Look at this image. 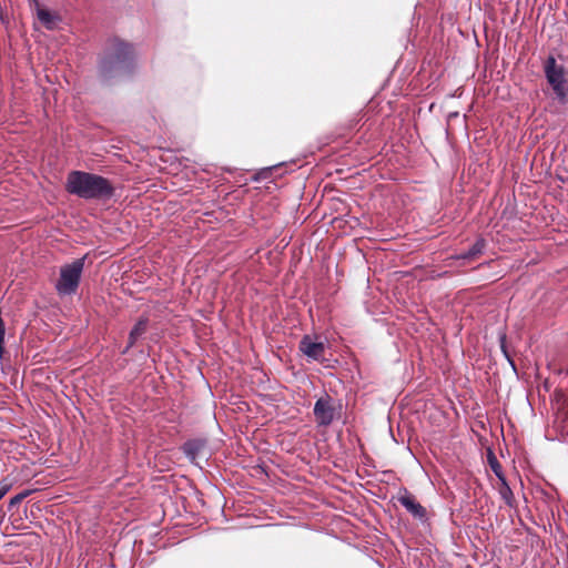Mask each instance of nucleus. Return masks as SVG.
I'll use <instances>...</instances> for the list:
<instances>
[{
	"label": "nucleus",
	"instance_id": "1",
	"mask_svg": "<svg viewBox=\"0 0 568 568\" xmlns=\"http://www.w3.org/2000/svg\"><path fill=\"white\" fill-rule=\"evenodd\" d=\"M67 190L83 199H109L113 194V187L106 179L81 171L69 173Z\"/></svg>",
	"mask_w": 568,
	"mask_h": 568
},
{
	"label": "nucleus",
	"instance_id": "2",
	"mask_svg": "<svg viewBox=\"0 0 568 568\" xmlns=\"http://www.w3.org/2000/svg\"><path fill=\"white\" fill-rule=\"evenodd\" d=\"M544 70L556 98L565 103L568 95V72L565 67L558 64L556 59L550 55L545 62Z\"/></svg>",
	"mask_w": 568,
	"mask_h": 568
},
{
	"label": "nucleus",
	"instance_id": "3",
	"mask_svg": "<svg viewBox=\"0 0 568 568\" xmlns=\"http://www.w3.org/2000/svg\"><path fill=\"white\" fill-rule=\"evenodd\" d=\"M84 266V260L78 258L70 264L63 265L60 270V277L55 288L60 295H71L75 293Z\"/></svg>",
	"mask_w": 568,
	"mask_h": 568
},
{
	"label": "nucleus",
	"instance_id": "4",
	"mask_svg": "<svg viewBox=\"0 0 568 568\" xmlns=\"http://www.w3.org/2000/svg\"><path fill=\"white\" fill-rule=\"evenodd\" d=\"M134 55L133 47L121 40H113L110 44L108 58L102 62V68L106 71L122 65Z\"/></svg>",
	"mask_w": 568,
	"mask_h": 568
},
{
	"label": "nucleus",
	"instance_id": "5",
	"mask_svg": "<svg viewBox=\"0 0 568 568\" xmlns=\"http://www.w3.org/2000/svg\"><path fill=\"white\" fill-rule=\"evenodd\" d=\"M300 349L310 359L321 361L324 358L325 344L306 335L300 343Z\"/></svg>",
	"mask_w": 568,
	"mask_h": 568
},
{
	"label": "nucleus",
	"instance_id": "6",
	"mask_svg": "<svg viewBox=\"0 0 568 568\" xmlns=\"http://www.w3.org/2000/svg\"><path fill=\"white\" fill-rule=\"evenodd\" d=\"M314 415L320 425H329L334 418V409L327 398H320L314 406Z\"/></svg>",
	"mask_w": 568,
	"mask_h": 568
},
{
	"label": "nucleus",
	"instance_id": "7",
	"mask_svg": "<svg viewBox=\"0 0 568 568\" xmlns=\"http://www.w3.org/2000/svg\"><path fill=\"white\" fill-rule=\"evenodd\" d=\"M37 18L49 30L54 29L61 21L58 13L41 7L39 3H37Z\"/></svg>",
	"mask_w": 568,
	"mask_h": 568
},
{
	"label": "nucleus",
	"instance_id": "8",
	"mask_svg": "<svg viewBox=\"0 0 568 568\" xmlns=\"http://www.w3.org/2000/svg\"><path fill=\"white\" fill-rule=\"evenodd\" d=\"M399 503L404 506L413 516L417 518H424L426 515L425 508L415 499L412 495H404L399 497Z\"/></svg>",
	"mask_w": 568,
	"mask_h": 568
},
{
	"label": "nucleus",
	"instance_id": "9",
	"mask_svg": "<svg viewBox=\"0 0 568 568\" xmlns=\"http://www.w3.org/2000/svg\"><path fill=\"white\" fill-rule=\"evenodd\" d=\"M148 326V320L141 318L139 322L134 325V327L131 329L129 335V344L126 348L132 347L136 341L145 333Z\"/></svg>",
	"mask_w": 568,
	"mask_h": 568
},
{
	"label": "nucleus",
	"instance_id": "10",
	"mask_svg": "<svg viewBox=\"0 0 568 568\" xmlns=\"http://www.w3.org/2000/svg\"><path fill=\"white\" fill-rule=\"evenodd\" d=\"M499 481H500V486L498 487L499 495L505 500V503L507 505L511 506L513 500H514L513 491H511L510 487L508 486L506 478H501V479H499Z\"/></svg>",
	"mask_w": 568,
	"mask_h": 568
},
{
	"label": "nucleus",
	"instance_id": "11",
	"mask_svg": "<svg viewBox=\"0 0 568 568\" xmlns=\"http://www.w3.org/2000/svg\"><path fill=\"white\" fill-rule=\"evenodd\" d=\"M484 246V241L479 240L473 245V247L466 254L462 255V257L466 260H473L483 252Z\"/></svg>",
	"mask_w": 568,
	"mask_h": 568
},
{
	"label": "nucleus",
	"instance_id": "12",
	"mask_svg": "<svg viewBox=\"0 0 568 568\" xmlns=\"http://www.w3.org/2000/svg\"><path fill=\"white\" fill-rule=\"evenodd\" d=\"M201 444L197 442H187L183 446L184 453L191 458L194 459L201 448Z\"/></svg>",
	"mask_w": 568,
	"mask_h": 568
},
{
	"label": "nucleus",
	"instance_id": "13",
	"mask_svg": "<svg viewBox=\"0 0 568 568\" xmlns=\"http://www.w3.org/2000/svg\"><path fill=\"white\" fill-rule=\"evenodd\" d=\"M488 462H489V465H490L493 471L498 477V479L505 478V476L501 471V466L498 463L497 458L493 454L488 455Z\"/></svg>",
	"mask_w": 568,
	"mask_h": 568
},
{
	"label": "nucleus",
	"instance_id": "14",
	"mask_svg": "<svg viewBox=\"0 0 568 568\" xmlns=\"http://www.w3.org/2000/svg\"><path fill=\"white\" fill-rule=\"evenodd\" d=\"M10 485L3 481H0V499L9 491Z\"/></svg>",
	"mask_w": 568,
	"mask_h": 568
},
{
	"label": "nucleus",
	"instance_id": "15",
	"mask_svg": "<svg viewBox=\"0 0 568 568\" xmlns=\"http://www.w3.org/2000/svg\"><path fill=\"white\" fill-rule=\"evenodd\" d=\"M20 499H21V497H20V496H17L16 498H13V499L11 500V504H14V503L19 501Z\"/></svg>",
	"mask_w": 568,
	"mask_h": 568
}]
</instances>
